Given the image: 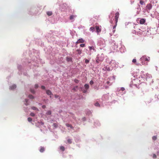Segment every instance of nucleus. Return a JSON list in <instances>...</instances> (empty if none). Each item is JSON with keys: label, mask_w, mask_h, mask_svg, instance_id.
Masks as SVG:
<instances>
[{"label": "nucleus", "mask_w": 159, "mask_h": 159, "mask_svg": "<svg viewBox=\"0 0 159 159\" xmlns=\"http://www.w3.org/2000/svg\"><path fill=\"white\" fill-rule=\"evenodd\" d=\"M16 85L14 84L10 87V89H11L13 90L16 88Z\"/></svg>", "instance_id": "obj_9"}, {"label": "nucleus", "mask_w": 159, "mask_h": 159, "mask_svg": "<svg viewBox=\"0 0 159 159\" xmlns=\"http://www.w3.org/2000/svg\"><path fill=\"white\" fill-rule=\"evenodd\" d=\"M84 87L85 89H87L89 88V86L88 84H86L84 85Z\"/></svg>", "instance_id": "obj_14"}, {"label": "nucleus", "mask_w": 159, "mask_h": 159, "mask_svg": "<svg viewBox=\"0 0 159 159\" xmlns=\"http://www.w3.org/2000/svg\"><path fill=\"white\" fill-rule=\"evenodd\" d=\"M53 126L55 128H56L58 126V125L56 123H54L53 125Z\"/></svg>", "instance_id": "obj_22"}, {"label": "nucleus", "mask_w": 159, "mask_h": 159, "mask_svg": "<svg viewBox=\"0 0 159 159\" xmlns=\"http://www.w3.org/2000/svg\"><path fill=\"white\" fill-rule=\"evenodd\" d=\"M76 52H77L78 54H80L82 53V51L79 49L76 50Z\"/></svg>", "instance_id": "obj_16"}, {"label": "nucleus", "mask_w": 159, "mask_h": 159, "mask_svg": "<svg viewBox=\"0 0 159 159\" xmlns=\"http://www.w3.org/2000/svg\"><path fill=\"white\" fill-rule=\"evenodd\" d=\"M102 60H101L99 59V57H97L96 58V63L98 64L100 62H101L102 61Z\"/></svg>", "instance_id": "obj_5"}, {"label": "nucleus", "mask_w": 159, "mask_h": 159, "mask_svg": "<svg viewBox=\"0 0 159 159\" xmlns=\"http://www.w3.org/2000/svg\"><path fill=\"white\" fill-rule=\"evenodd\" d=\"M93 84V81L91 80L90 81V84L92 85Z\"/></svg>", "instance_id": "obj_35"}, {"label": "nucleus", "mask_w": 159, "mask_h": 159, "mask_svg": "<svg viewBox=\"0 0 159 159\" xmlns=\"http://www.w3.org/2000/svg\"><path fill=\"white\" fill-rule=\"evenodd\" d=\"M51 114V111H48L46 113V115H50Z\"/></svg>", "instance_id": "obj_18"}, {"label": "nucleus", "mask_w": 159, "mask_h": 159, "mask_svg": "<svg viewBox=\"0 0 159 159\" xmlns=\"http://www.w3.org/2000/svg\"><path fill=\"white\" fill-rule=\"evenodd\" d=\"M75 87V89L78 88V86H76Z\"/></svg>", "instance_id": "obj_50"}, {"label": "nucleus", "mask_w": 159, "mask_h": 159, "mask_svg": "<svg viewBox=\"0 0 159 159\" xmlns=\"http://www.w3.org/2000/svg\"><path fill=\"white\" fill-rule=\"evenodd\" d=\"M74 82L76 83H78L79 82V80L77 79H75Z\"/></svg>", "instance_id": "obj_34"}, {"label": "nucleus", "mask_w": 159, "mask_h": 159, "mask_svg": "<svg viewBox=\"0 0 159 159\" xmlns=\"http://www.w3.org/2000/svg\"><path fill=\"white\" fill-rule=\"evenodd\" d=\"M29 97L30 99H33L34 98V97L32 95H29Z\"/></svg>", "instance_id": "obj_21"}, {"label": "nucleus", "mask_w": 159, "mask_h": 159, "mask_svg": "<svg viewBox=\"0 0 159 159\" xmlns=\"http://www.w3.org/2000/svg\"><path fill=\"white\" fill-rule=\"evenodd\" d=\"M66 60L68 62H69V61L71 62L72 61V58L71 57H66Z\"/></svg>", "instance_id": "obj_8"}, {"label": "nucleus", "mask_w": 159, "mask_h": 159, "mask_svg": "<svg viewBox=\"0 0 159 159\" xmlns=\"http://www.w3.org/2000/svg\"><path fill=\"white\" fill-rule=\"evenodd\" d=\"M26 102H28V100L27 99H25V100Z\"/></svg>", "instance_id": "obj_47"}, {"label": "nucleus", "mask_w": 159, "mask_h": 159, "mask_svg": "<svg viewBox=\"0 0 159 159\" xmlns=\"http://www.w3.org/2000/svg\"><path fill=\"white\" fill-rule=\"evenodd\" d=\"M109 81H107V84H109Z\"/></svg>", "instance_id": "obj_49"}, {"label": "nucleus", "mask_w": 159, "mask_h": 159, "mask_svg": "<svg viewBox=\"0 0 159 159\" xmlns=\"http://www.w3.org/2000/svg\"><path fill=\"white\" fill-rule=\"evenodd\" d=\"M47 14L48 16H51L52 13V11H48L47 12Z\"/></svg>", "instance_id": "obj_11"}, {"label": "nucleus", "mask_w": 159, "mask_h": 159, "mask_svg": "<svg viewBox=\"0 0 159 159\" xmlns=\"http://www.w3.org/2000/svg\"><path fill=\"white\" fill-rule=\"evenodd\" d=\"M152 139L153 140H155L157 139V136H153L152 137Z\"/></svg>", "instance_id": "obj_24"}, {"label": "nucleus", "mask_w": 159, "mask_h": 159, "mask_svg": "<svg viewBox=\"0 0 159 159\" xmlns=\"http://www.w3.org/2000/svg\"><path fill=\"white\" fill-rule=\"evenodd\" d=\"M132 62L134 63H136V59H134L132 60Z\"/></svg>", "instance_id": "obj_31"}, {"label": "nucleus", "mask_w": 159, "mask_h": 159, "mask_svg": "<svg viewBox=\"0 0 159 159\" xmlns=\"http://www.w3.org/2000/svg\"><path fill=\"white\" fill-rule=\"evenodd\" d=\"M44 150V148L43 147H41L40 149V151L41 152H43Z\"/></svg>", "instance_id": "obj_15"}, {"label": "nucleus", "mask_w": 159, "mask_h": 159, "mask_svg": "<svg viewBox=\"0 0 159 159\" xmlns=\"http://www.w3.org/2000/svg\"><path fill=\"white\" fill-rule=\"evenodd\" d=\"M117 25V23H115V25L113 27V29H115Z\"/></svg>", "instance_id": "obj_36"}, {"label": "nucleus", "mask_w": 159, "mask_h": 159, "mask_svg": "<svg viewBox=\"0 0 159 159\" xmlns=\"http://www.w3.org/2000/svg\"><path fill=\"white\" fill-rule=\"evenodd\" d=\"M85 44H81L80 45V46L81 47H83L85 46Z\"/></svg>", "instance_id": "obj_33"}, {"label": "nucleus", "mask_w": 159, "mask_h": 159, "mask_svg": "<svg viewBox=\"0 0 159 159\" xmlns=\"http://www.w3.org/2000/svg\"><path fill=\"white\" fill-rule=\"evenodd\" d=\"M76 16L75 15H71L70 17V20H72L74 19V17H75Z\"/></svg>", "instance_id": "obj_13"}, {"label": "nucleus", "mask_w": 159, "mask_h": 159, "mask_svg": "<svg viewBox=\"0 0 159 159\" xmlns=\"http://www.w3.org/2000/svg\"><path fill=\"white\" fill-rule=\"evenodd\" d=\"M30 91L32 93H35V91L34 90L31 89Z\"/></svg>", "instance_id": "obj_39"}, {"label": "nucleus", "mask_w": 159, "mask_h": 159, "mask_svg": "<svg viewBox=\"0 0 159 159\" xmlns=\"http://www.w3.org/2000/svg\"><path fill=\"white\" fill-rule=\"evenodd\" d=\"M153 158H157V156L155 154H153Z\"/></svg>", "instance_id": "obj_32"}, {"label": "nucleus", "mask_w": 159, "mask_h": 159, "mask_svg": "<svg viewBox=\"0 0 159 159\" xmlns=\"http://www.w3.org/2000/svg\"><path fill=\"white\" fill-rule=\"evenodd\" d=\"M89 48L90 51L91 50H93L94 51H95V49L94 47L93 46H89Z\"/></svg>", "instance_id": "obj_17"}, {"label": "nucleus", "mask_w": 159, "mask_h": 159, "mask_svg": "<svg viewBox=\"0 0 159 159\" xmlns=\"http://www.w3.org/2000/svg\"><path fill=\"white\" fill-rule=\"evenodd\" d=\"M46 93L49 95H52V93L50 90H46Z\"/></svg>", "instance_id": "obj_6"}, {"label": "nucleus", "mask_w": 159, "mask_h": 159, "mask_svg": "<svg viewBox=\"0 0 159 159\" xmlns=\"http://www.w3.org/2000/svg\"><path fill=\"white\" fill-rule=\"evenodd\" d=\"M72 90H76V89L75 88V87H74L73 89H72Z\"/></svg>", "instance_id": "obj_43"}, {"label": "nucleus", "mask_w": 159, "mask_h": 159, "mask_svg": "<svg viewBox=\"0 0 159 159\" xmlns=\"http://www.w3.org/2000/svg\"><path fill=\"white\" fill-rule=\"evenodd\" d=\"M115 31V30H114L113 31V32H114Z\"/></svg>", "instance_id": "obj_52"}, {"label": "nucleus", "mask_w": 159, "mask_h": 159, "mask_svg": "<svg viewBox=\"0 0 159 159\" xmlns=\"http://www.w3.org/2000/svg\"><path fill=\"white\" fill-rule=\"evenodd\" d=\"M94 105H95V106H97V107L100 106V104L98 102H96Z\"/></svg>", "instance_id": "obj_25"}, {"label": "nucleus", "mask_w": 159, "mask_h": 159, "mask_svg": "<svg viewBox=\"0 0 159 159\" xmlns=\"http://www.w3.org/2000/svg\"><path fill=\"white\" fill-rule=\"evenodd\" d=\"M146 22V20L142 18L139 21V23L140 24H143Z\"/></svg>", "instance_id": "obj_3"}, {"label": "nucleus", "mask_w": 159, "mask_h": 159, "mask_svg": "<svg viewBox=\"0 0 159 159\" xmlns=\"http://www.w3.org/2000/svg\"><path fill=\"white\" fill-rule=\"evenodd\" d=\"M78 43H79V42H78V40L75 43L76 44H77Z\"/></svg>", "instance_id": "obj_45"}, {"label": "nucleus", "mask_w": 159, "mask_h": 159, "mask_svg": "<svg viewBox=\"0 0 159 159\" xmlns=\"http://www.w3.org/2000/svg\"><path fill=\"white\" fill-rule=\"evenodd\" d=\"M30 116H35V114L34 113H33V112H31L30 113Z\"/></svg>", "instance_id": "obj_29"}, {"label": "nucleus", "mask_w": 159, "mask_h": 159, "mask_svg": "<svg viewBox=\"0 0 159 159\" xmlns=\"http://www.w3.org/2000/svg\"><path fill=\"white\" fill-rule=\"evenodd\" d=\"M90 30L93 32L94 30V28L93 27H91L90 28Z\"/></svg>", "instance_id": "obj_19"}, {"label": "nucleus", "mask_w": 159, "mask_h": 159, "mask_svg": "<svg viewBox=\"0 0 159 159\" xmlns=\"http://www.w3.org/2000/svg\"><path fill=\"white\" fill-rule=\"evenodd\" d=\"M28 120L29 122H31L32 121V119L30 117H29L28 118Z\"/></svg>", "instance_id": "obj_26"}, {"label": "nucleus", "mask_w": 159, "mask_h": 159, "mask_svg": "<svg viewBox=\"0 0 159 159\" xmlns=\"http://www.w3.org/2000/svg\"><path fill=\"white\" fill-rule=\"evenodd\" d=\"M39 87L38 84H35V88L36 89H37Z\"/></svg>", "instance_id": "obj_38"}, {"label": "nucleus", "mask_w": 159, "mask_h": 159, "mask_svg": "<svg viewBox=\"0 0 159 159\" xmlns=\"http://www.w3.org/2000/svg\"><path fill=\"white\" fill-rule=\"evenodd\" d=\"M66 125L67 127H70L71 129H73V127L72 126V125H70V124H69L66 123Z\"/></svg>", "instance_id": "obj_10"}, {"label": "nucleus", "mask_w": 159, "mask_h": 159, "mask_svg": "<svg viewBox=\"0 0 159 159\" xmlns=\"http://www.w3.org/2000/svg\"><path fill=\"white\" fill-rule=\"evenodd\" d=\"M124 90H125V89H124V88H121V90H122V91H123Z\"/></svg>", "instance_id": "obj_44"}, {"label": "nucleus", "mask_w": 159, "mask_h": 159, "mask_svg": "<svg viewBox=\"0 0 159 159\" xmlns=\"http://www.w3.org/2000/svg\"><path fill=\"white\" fill-rule=\"evenodd\" d=\"M86 91H87L86 90H84L83 92L84 93H85L86 92Z\"/></svg>", "instance_id": "obj_46"}, {"label": "nucleus", "mask_w": 159, "mask_h": 159, "mask_svg": "<svg viewBox=\"0 0 159 159\" xmlns=\"http://www.w3.org/2000/svg\"><path fill=\"white\" fill-rule=\"evenodd\" d=\"M60 149L62 151H64L65 150V148L63 146H61L60 147Z\"/></svg>", "instance_id": "obj_20"}, {"label": "nucleus", "mask_w": 159, "mask_h": 159, "mask_svg": "<svg viewBox=\"0 0 159 159\" xmlns=\"http://www.w3.org/2000/svg\"><path fill=\"white\" fill-rule=\"evenodd\" d=\"M31 109L33 110H38V109L35 107H31Z\"/></svg>", "instance_id": "obj_23"}, {"label": "nucleus", "mask_w": 159, "mask_h": 159, "mask_svg": "<svg viewBox=\"0 0 159 159\" xmlns=\"http://www.w3.org/2000/svg\"><path fill=\"white\" fill-rule=\"evenodd\" d=\"M152 7V6L151 4H149L147 5V8L148 9H149V10L150 9H151Z\"/></svg>", "instance_id": "obj_12"}, {"label": "nucleus", "mask_w": 159, "mask_h": 159, "mask_svg": "<svg viewBox=\"0 0 159 159\" xmlns=\"http://www.w3.org/2000/svg\"><path fill=\"white\" fill-rule=\"evenodd\" d=\"M142 93H143V94H144V91H142Z\"/></svg>", "instance_id": "obj_48"}, {"label": "nucleus", "mask_w": 159, "mask_h": 159, "mask_svg": "<svg viewBox=\"0 0 159 159\" xmlns=\"http://www.w3.org/2000/svg\"><path fill=\"white\" fill-rule=\"evenodd\" d=\"M42 108H43V109H44L45 108H46V106L45 105H43L42 106Z\"/></svg>", "instance_id": "obj_41"}, {"label": "nucleus", "mask_w": 159, "mask_h": 159, "mask_svg": "<svg viewBox=\"0 0 159 159\" xmlns=\"http://www.w3.org/2000/svg\"><path fill=\"white\" fill-rule=\"evenodd\" d=\"M29 103H28V102H26V103H25V105L26 106H27V105H29Z\"/></svg>", "instance_id": "obj_42"}, {"label": "nucleus", "mask_w": 159, "mask_h": 159, "mask_svg": "<svg viewBox=\"0 0 159 159\" xmlns=\"http://www.w3.org/2000/svg\"><path fill=\"white\" fill-rule=\"evenodd\" d=\"M67 142H68L69 143H72V141H71V140L70 139H68L67 140Z\"/></svg>", "instance_id": "obj_27"}, {"label": "nucleus", "mask_w": 159, "mask_h": 159, "mask_svg": "<svg viewBox=\"0 0 159 159\" xmlns=\"http://www.w3.org/2000/svg\"><path fill=\"white\" fill-rule=\"evenodd\" d=\"M95 28L96 30V32L98 33H98L101 31V29L100 28V27L98 26H95Z\"/></svg>", "instance_id": "obj_4"}, {"label": "nucleus", "mask_w": 159, "mask_h": 159, "mask_svg": "<svg viewBox=\"0 0 159 159\" xmlns=\"http://www.w3.org/2000/svg\"><path fill=\"white\" fill-rule=\"evenodd\" d=\"M54 96H55V97L56 98L59 97V96L58 95H55Z\"/></svg>", "instance_id": "obj_40"}, {"label": "nucleus", "mask_w": 159, "mask_h": 159, "mask_svg": "<svg viewBox=\"0 0 159 159\" xmlns=\"http://www.w3.org/2000/svg\"><path fill=\"white\" fill-rule=\"evenodd\" d=\"M136 65H138V64H137V63H136Z\"/></svg>", "instance_id": "obj_51"}, {"label": "nucleus", "mask_w": 159, "mask_h": 159, "mask_svg": "<svg viewBox=\"0 0 159 159\" xmlns=\"http://www.w3.org/2000/svg\"><path fill=\"white\" fill-rule=\"evenodd\" d=\"M85 62L87 64L89 63V61L87 59H86L85 60Z\"/></svg>", "instance_id": "obj_30"}, {"label": "nucleus", "mask_w": 159, "mask_h": 159, "mask_svg": "<svg viewBox=\"0 0 159 159\" xmlns=\"http://www.w3.org/2000/svg\"><path fill=\"white\" fill-rule=\"evenodd\" d=\"M41 88L43 89H45V87L44 86H41Z\"/></svg>", "instance_id": "obj_37"}, {"label": "nucleus", "mask_w": 159, "mask_h": 159, "mask_svg": "<svg viewBox=\"0 0 159 159\" xmlns=\"http://www.w3.org/2000/svg\"><path fill=\"white\" fill-rule=\"evenodd\" d=\"M84 39H83L82 38L80 39H78V42L80 43H84Z\"/></svg>", "instance_id": "obj_7"}, {"label": "nucleus", "mask_w": 159, "mask_h": 159, "mask_svg": "<svg viewBox=\"0 0 159 159\" xmlns=\"http://www.w3.org/2000/svg\"><path fill=\"white\" fill-rule=\"evenodd\" d=\"M144 2L143 1H142V0H141L140 1V3L141 5H143L144 4Z\"/></svg>", "instance_id": "obj_28"}, {"label": "nucleus", "mask_w": 159, "mask_h": 159, "mask_svg": "<svg viewBox=\"0 0 159 159\" xmlns=\"http://www.w3.org/2000/svg\"><path fill=\"white\" fill-rule=\"evenodd\" d=\"M119 13L118 12H117L115 14V20L116 23H117L118 21V19L119 17Z\"/></svg>", "instance_id": "obj_1"}, {"label": "nucleus", "mask_w": 159, "mask_h": 159, "mask_svg": "<svg viewBox=\"0 0 159 159\" xmlns=\"http://www.w3.org/2000/svg\"><path fill=\"white\" fill-rule=\"evenodd\" d=\"M141 59L142 60L147 61H149L150 60V57H148V58H147L145 57H143Z\"/></svg>", "instance_id": "obj_2"}]
</instances>
